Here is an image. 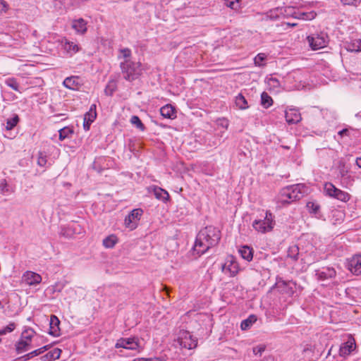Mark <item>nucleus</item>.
I'll return each mask as SVG.
<instances>
[{
  "label": "nucleus",
  "mask_w": 361,
  "mask_h": 361,
  "mask_svg": "<svg viewBox=\"0 0 361 361\" xmlns=\"http://www.w3.org/2000/svg\"><path fill=\"white\" fill-rule=\"evenodd\" d=\"M267 56L264 53L258 54L254 59V63L257 66H262L264 64L263 62L267 59Z\"/></svg>",
  "instance_id": "c03bdc74"
},
{
  "label": "nucleus",
  "mask_w": 361,
  "mask_h": 361,
  "mask_svg": "<svg viewBox=\"0 0 361 361\" xmlns=\"http://www.w3.org/2000/svg\"><path fill=\"white\" fill-rule=\"evenodd\" d=\"M161 115L169 119H174L176 117V111L175 107L171 104H166L160 109Z\"/></svg>",
  "instance_id": "5701e85b"
},
{
  "label": "nucleus",
  "mask_w": 361,
  "mask_h": 361,
  "mask_svg": "<svg viewBox=\"0 0 361 361\" xmlns=\"http://www.w3.org/2000/svg\"><path fill=\"white\" fill-rule=\"evenodd\" d=\"M15 348L17 354H22L30 350L31 345L26 341L19 339L15 344Z\"/></svg>",
  "instance_id": "c85d7f7f"
},
{
  "label": "nucleus",
  "mask_w": 361,
  "mask_h": 361,
  "mask_svg": "<svg viewBox=\"0 0 361 361\" xmlns=\"http://www.w3.org/2000/svg\"><path fill=\"white\" fill-rule=\"evenodd\" d=\"M261 104L266 109L270 107L273 104L272 98L266 92H263L261 94Z\"/></svg>",
  "instance_id": "4c0bfd02"
},
{
  "label": "nucleus",
  "mask_w": 361,
  "mask_h": 361,
  "mask_svg": "<svg viewBox=\"0 0 361 361\" xmlns=\"http://www.w3.org/2000/svg\"><path fill=\"white\" fill-rule=\"evenodd\" d=\"M356 117L357 118H361V111L357 113L356 115H355Z\"/></svg>",
  "instance_id": "774afa93"
},
{
  "label": "nucleus",
  "mask_w": 361,
  "mask_h": 361,
  "mask_svg": "<svg viewBox=\"0 0 361 361\" xmlns=\"http://www.w3.org/2000/svg\"><path fill=\"white\" fill-rule=\"evenodd\" d=\"M63 85L71 90H74L78 82H76V78L75 77H68L66 78L63 82Z\"/></svg>",
  "instance_id": "79ce46f5"
},
{
  "label": "nucleus",
  "mask_w": 361,
  "mask_h": 361,
  "mask_svg": "<svg viewBox=\"0 0 361 361\" xmlns=\"http://www.w3.org/2000/svg\"><path fill=\"white\" fill-rule=\"evenodd\" d=\"M235 106L239 109H241V110L247 109L249 107L246 99L241 93H239L237 96H235Z\"/></svg>",
  "instance_id": "7c9ffc66"
},
{
  "label": "nucleus",
  "mask_w": 361,
  "mask_h": 361,
  "mask_svg": "<svg viewBox=\"0 0 361 361\" xmlns=\"http://www.w3.org/2000/svg\"><path fill=\"white\" fill-rule=\"evenodd\" d=\"M315 13H299L298 16H295L296 18L301 19L303 20H311L314 19Z\"/></svg>",
  "instance_id": "a18cd8bd"
},
{
  "label": "nucleus",
  "mask_w": 361,
  "mask_h": 361,
  "mask_svg": "<svg viewBox=\"0 0 361 361\" xmlns=\"http://www.w3.org/2000/svg\"><path fill=\"white\" fill-rule=\"evenodd\" d=\"M0 192L2 195H9L12 192L11 186L7 183L6 179H2L0 182Z\"/></svg>",
  "instance_id": "a19ab883"
},
{
  "label": "nucleus",
  "mask_w": 361,
  "mask_h": 361,
  "mask_svg": "<svg viewBox=\"0 0 361 361\" xmlns=\"http://www.w3.org/2000/svg\"><path fill=\"white\" fill-rule=\"evenodd\" d=\"M125 341H126V338H119L116 341V343L115 345V348H126Z\"/></svg>",
  "instance_id": "6e6d98bb"
},
{
  "label": "nucleus",
  "mask_w": 361,
  "mask_h": 361,
  "mask_svg": "<svg viewBox=\"0 0 361 361\" xmlns=\"http://www.w3.org/2000/svg\"><path fill=\"white\" fill-rule=\"evenodd\" d=\"M274 216L269 211H266L264 216H262V218L255 219L252 222L254 229L261 233L270 232L274 228Z\"/></svg>",
  "instance_id": "20e7f679"
},
{
  "label": "nucleus",
  "mask_w": 361,
  "mask_h": 361,
  "mask_svg": "<svg viewBox=\"0 0 361 361\" xmlns=\"http://www.w3.org/2000/svg\"><path fill=\"white\" fill-rule=\"evenodd\" d=\"M60 54L65 57H71L80 50V47L74 42L70 41L66 37H62L58 40Z\"/></svg>",
  "instance_id": "423d86ee"
},
{
  "label": "nucleus",
  "mask_w": 361,
  "mask_h": 361,
  "mask_svg": "<svg viewBox=\"0 0 361 361\" xmlns=\"http://www.w3.org/2000/svg\"><path fill=\"white\" fill-rule=\"evenodd\" d=\"M238 252L242 258L247 262H250L253 258V250L247 245L242 246L238 250Z\"/></svg>",
  "instance_id": "bb28decb"
},
{
  "label": "nucleus",
  "mask_w": 361,
  "mask_h": 361,
  "mask_svg": "<svg viewBox=\"0 0 361 361\" xmlns=\"http://www.w3.org/2000/svg\"><path fill=\"white\" fill-rule=\"evenodd\" d=\"M8 332L6 331V329L4 327L3 329H0V335H5Z\"/></svg>",
  "instance_id": "69168bd1"
},
{
  "label": "nucleus",
  "mask_w": 361,
  "mask_h": 361,
  "mask_svg": "<svg viewBox=\"0 0 361 361\" xmlns=\"http://www.w3.org/2000/svg\"><path fill=\"white\" fill-rule=\"evenodd\" d=\"M117 90V82L114 79H111L108 81L105 89L104 93L106 96L111 97Z\"/></svg>",
  "instance_id": "473e14b6"
},
{
  "label": "nucleus",
  "mask_w": 361,
  "mask_h": 361,
  "mask_svg": "<svg viewBox=\"0 0 361 361\" xmlns=\"http://www.w3.org/2000/svg\"><path fill=\"white\" fill-rule=\"evenodd\" d=\"M86 25L87 24H72V27L77 33L83 35L87 31Z\"/></svg>",
  "instance_id": "49530a36"
},
{
  "label": "nucleus",
  "mask_w": 361,
  "mask_h": 361,
  "mask_svg": "<svg viewBox=\"0 0 361 361\" xmlns=\"http://www.w3.org/2000/svg\"><path fill=\"white\" fill-rule=\"evenodd\" d=\"M47 163V159L46 154L42 152H39L37 157V164L39 166H45Z\"/></svg>",
  "instance_id": "de8ad7c7"
},
{
  "label": "nucleus",
  "mask_w": 361,
  "mask_h": 361,
  "mask_svg": "<svg viewBox=\"0 0 361 361\" xmlns=\"http://www.w3.org/2000/svg\"><path fill=\"white\" fill-rule=\"evenodd\" d=\"M336 271L333 267H322L315 270V276L319 281L333 279L336 276Z\"/></svg>",
  "instance_id": "2eb2a0df"
},
{
  "label": "nucleus",
  "mask_w": 361,
  "mask_h": 361,
  "mask_svg": "<svg viewBox=\"0 0 361 361\" xmlns=\"http://www.w3.org/2000/svg\"><path fill=\"white\" fill-rule=\"evenodd\" d=\"M126 349L137 350L140 348L139 339L136 337L126 338Z\"/></svg>",
  "instance_id": "2f4dec72"
},
{
  "label": "nucleus",
  "mask_w": 361,
  "mask_h": 361,
  "mask_svg": "<svg viewBox=\"0 0 361 361\" xmlns=\"http://www.w3.org/2000/svg\"><path fill=\"white\" fill-rule=\"evenodd\" d=\"M178 341L181 348L186 349H193L197 345V339L192 338V336L188 331H184L178 337Z\"/></svg>",
  "instance_id": "f8f14e48"
},
{
  "label": "nucleus",
  "mask_w": 361,
  "mask_h": 361,
  "mask_svg": "<svg viewBox=\"0 0 361 361\" xmlns=\"http://www.w3.org/2000/svg\"><path fill=\"white\" fill-rule=\"evenodd\" d=\"M238 271L239 268L238 263L233 260L227 261L222 265V271L225 274H228L230 277L235 276L238 273Z\"/></svg>",
  "instance_id": "412c9836"
},
{
  "label": "nucleus",
  "mask_w": 361,
  "mask_h": 361,
  "mask_svg": "<svg viewBox=\"0 0 361 361\" xmlns=\"http://www.w3.org/2000/svg\"><path fill=\"white\" fill-rule=\"evenodd\" d=\"M4 84L12 90L22 93L23 87L20 86L18 80L13 77L7 78L4 80Z\"/></svg>",
  "instance_id": "cd10ccee"
},
{
  "label": "nucleus",
  "mask_w": 361,
  "mask_h": 361,
  "mask_svg": "<svg viewBox=\"0 0 361 361\" xmlns=\"http://www.w3.org/2000/svg\"><path fill=\"white\" fill-rule=\"evenodd\" d=\"M348 270L355 275L361 274V256L355 255L348 262Z\"/></svg>",
  "instance_id": "a211bd4d"
},
{
  "label": "nucleus",
  "mask_w": 361,
  "mask_h": 361,
  "mask_svg": "<svg viewBox=\"0 0 361 361\" xmlns=\"http://www.w3.org/2000/svg\"><path fill=\"white\" fill-rule=\"evenodd\" d=\"M6 329V331L8 333L12 332L16 329V324L13 322L10 323L6 326L4 327Z\"/></svg>",
  "instance_id": "13d9d810"
},
{
  "label": "nucleus",
  "mask_w": 361,
  "mask_h": 361,
  "mask_svg": "<svg viewBox=\"0 0 361 361\" xmlns=\"http://www.w3.org/2000/svg\"><path fill=\"white\" fill-rule=\"evenodd\" d=\"M74 131L73 128L69 126H66L59 130V139L61 141H63L67 138L71 137Z\"/></svg>",
  "instance_id": "c756f323"
},
{
  "label": "nucleus",
  "mask_w": 361,
  "mask_h": 361,
  "mask_svg": "<svg viewBox=\"0 0 361 361\" xmlns=\"http://www.w3.org/2000/svg\"><path fill=\"white\" fill-rule=\"evenodd\" d=\"M19 122L20 118L18 114H13L12 118H8L3 128L4 136L8 139L15 138L17 133L13 132V130Z\"/></svg>",
  "instance_id": "9d476101"
},
{
  "label": "nucleus",
  "mask_w": 361,
  "mask_h": 361,
  "mask_svg": "<svg viewBox=\"0 0 361 361\" xmlns=\"http://www.w3.org/2000/svg\"><path fill=\"white\" fill-rule=\"evenodd\" d=\"M256 322L257 317L255 314H251L247 319L242 321L240 327L243 330H247Z\"/></svg>",
  "instance_id": "e433bc0d"
},
{
  "label": "nucleus",
  "mask_w": 361,
  "mask_h": 361,
  "mask_svg": "<svg viewBox=\"0 0 361 361\" xmlns=\"http://www.w3.org/2000/svg\"><path fill=\"white\" fill-rule=\"evenodd\" d=\"M224 4L233 10L236 11L240 8V0H224Z\"/></svg>",
  "instance_id": "37998d69"
},
{
  "label": "nucleus",
  "mask_w": 361,
  "mask_h": 361,
  "mask_svg": "<svg viewBox=\"0 0 361 361\" xmlns=\"http://www.w3.org/2000/svg\"><path fill=\"white\" fill-rule=\"evenodd\" d=\"M324 192L326 196L336 199L343 202H347L350 198V195L349 193L337 188L330 182L324 183Z\"/></svg>",
  "instance_id": "39448f33"
},
{
  "label": "nucleus",
  "mask_w": 361,
  "mask_h": 361,
  "mask_svg": "<svg viewBox=\"0 0 361 361\" xmlns=\"http://www.w3.org/2000/svg\"><path fill=\"white\" fill-rule=\"evenodd\" d=\"M61 350L56 348L40 357L41 361H52L60 357Z\"/></svg>",
  "instance_id": "393cba45"
},
{
  "label": "nucleus",
  "mask_w": 361,
  "mask_h": 361,
  "mask_svg": "<svg viewBox=\"0 0 361 361\" xmlns=\"http://www.w3.org/2000/svg\"><path fill=\"white\" fill-rule=\"evenodd\" d=\"M265 349L266 346L264 345H258L252 348V351L255 355H261Z\"/></svg>",
  "instance_id": "8fccbe9b"
},
{
  "label": "nucleus",
  "mask_w": 361,
  "mask_h": 361,
  "mask_svg": "<svg viewBox=\"0 0 361 361\" xmlns=\"http://www.w3.org/2000/svg\"><path fill=\"white\" fill-rule=\"evenodd\" d=\"M306 207L310 214L314 215L318 219L321 218L320 205L317 202L313 201L308 202Z\"/></svg>",
  "instance_id": "a878e982"
},
{
  "label": "nucleus",
  "mask_w": 361,
  "mask_h": 361,
  "mask_svg": "<svg viewBox=\"0 0 361 361\" xmlns=\"http://www.w3.org/2000/svg\"><path fill=\"white\" fill-rule=\"evenodd\" d=\"M35 335V331L32 328H27L25 329L20 336V340H23V341H26L29 345H31L32 338Z\"/></svg>",
  "instance_id": "72a5a7b5"
},
{
  "label": "nucleus",
  "mask_w": 361,
  "mask_h": 361,
  "mask_svg": "<svg viewBox=\"0 0 361 361\" xmlns=\"http://www.w3.org/2000/svg\"><path fill=\"white\" fill-rule=\"evenodd\" d=\"M8 5L4 0H0V13L6 12Z\"/></svg>",
  "instance_id": "4d7b16f0"
},
{
  "label": "nucleus",
  "mask_w": 361,
  "mask_h": 361,
  "mask_svg": "<svg viewBox=\"0 0 361 361\" xmlns=\"http://www.w3.org/2000/svg\"><path fill=\"white\" fill-rule=\"evenodd\" d=\"M355 164L356 165L360 168L361 169V157H357L355 160Z\"/></svg>",
  "instance_id": "0e129e2a"
},
{
  "label": "nucleus",
  "mask_w": 361,
  "mask_h": 361,
  "mask_svg": "<svg viewBox=\"0 0 361 361\" xmlns=\"http://www.w3.org/2000/svg\"><path fill=\"white\" fill-rule=\"evenodd\" d=\"M304 186L302 184H295L283 188L279 195V202L283 204H289L300 200L303 196Z\"/></svg>",
  "instance_id": "f03ea898"
},
{
  "label": "nucleus",
  "mask_w": 361,
  "mask_h": 361,
  "mask_svg": "<svg viewBox=\"0 0 361 361\" xmlns=\"http://www.w3.org/2000/svg\"><path fill=\"white\" fill-rule=\"evenodd\" d=\"M361 0H341V2L345 5H351L357 6Z\"/></svg>",
  "instance_id": "5fc2aeb1"
},
{
  "label": "nucleus",
  "mask_w": 361,
  "mask_h": 361,
  "mask_svg": "<svg viewBox=\"0 0 361 361\" xmlns=\"http://www.w3.org/2000/svg\"><path fill=\"white\" fill-rule=\"evenodd\" d=\"M354 129L351 127H348L345 128H343L338 132V135L341 137H343L344 136L350 137L351 135V132L353 131Z\"/></svg>",
  "instance_id": "09e8293b"
},
{
  "label": "nucleus",
  "mask_w": 361,
  "mask_h": 361,
  "mask_svg": "<svg viewBox=\"0 0 361 361\" xmlns=\"http://www.w3.org/2000/svg\"><path fill=\"white\" fill-rule=\"evenodd\" d=\"M143 211L142 209H134L125 218V225L126 227L131 229L135 228L136 222L140 220V216L142 215Z\"/></svg>",
  "instance_id": "ddd939ff"
},
{
  "label": "nucleus",
  "mask_w": 361,
  "mask_h": 361,
  "mask_svg": "<svg viewBox=\"0 0 361 361\" xmlns=\"http://www.w3.org/2000/svg\"><path fill=\"white\" fill-rule=\"evenodd\" d=\"M120 67L123 78L128 81H133L138 78L141 73L140 63L130 59H126L121 62Z\"/></svg>",
  "instance_id": "7ed1b4c3"
},
{
  "label": "nucleus",
  "mask_w": 361,
  "mask_h": 361,
  "mask_svg": "<svg viewBox=\"0 0 361 361\" xmlns=\"http://www.w3.org/2000/svg\"><path fill=\"white\" fill-rule=\"evenodd\" d=\"M260 361H274V357L272 355L264 356Z\"/></svg>",
  "instance_id": "680f3d73"
},
{
  "label": "nucleus",
  "mask_w": 361,
  "mask_h": 361,
  "mask_svg": "<svg viewBox=\"0 0 361 361\" xmlns=\"http://www.w3.org/2000/svg\"><path fill=\"white\" fill-rule=\"evenodd\" d=\"M345 48L348 51L351 52L361 51V39H350L349 42H346Z\"/></svg>",
  "instance_id": "b1692460"
},
{
  "label": "nucleus",
  "mask_w": 361,
  "mask_h": 361,
  "mask_svg": "<svg viewBox=\"0 0 361 361\" xmlns=\"http://www.w3.org/2000/svg\"><path fill=\"white\" fill-rule=\"evenodd\" d=\"M59 326L60 320L59 318L56 315L51 314L49 319V329L48 333L54 337L59 336L61 335Z\"/></svg>",
  "instance_id": "aec40b11"
},
{
  "label": "nucleus",
  "mask_w": 361,
  "mask_h": 361,
  "mask_svg": "<svg viewBox=\"0 0 361 361\" xmlns=\"http://www.w3.org/2000/svg\"><path fill=\"white\" fill-rule=\"evenodd\" d=\"M279 10L277 8L276 10L270 11L269 13L267 15V18H269L271 20H277L279 18L278 12Z\"/></svg>",
  "instance_id": "603ef678"
},
{
  "label": "nucleus",
  "mask_w": 361,
  "mask_h": 361,
  "mask_svg": "<svg viewBox=\"0 0 361 361\" xmlns=\"http://www.w3.org/2000/svg\"><path fill=\"white\" fill-rule=\"evenodd\" d=\"M337 170V178L340 180L341 185L344 188L352 186L355 182V177L350 173L343 161L338 162Z\"/></svg>",
  "instance_id": "0eeeda50"
},
{
  "label": "nucleus",
  "mask_w": 361,
  "mask_h": 361,
  "mask_svg": "<svg viewBox=\"0 0 361 361\" xmlns=\"http://www.w3.org/2000/svg\"><path fill=\"white\" fill-rule=\"evenodd\" d=\"M150 361H166L164 357H149Z\"/></svg>",
  "instance_id": "052dcab7"
},
{
  "label": "nucleus",
  "mask_w": 361,
  "mask_h": 361,
  "mask_svg": "<svg viewBox=\"0 0 361 361\" xmlns=\"http://www.w3.org/2000/svg\"><path fill=\"white\" fill-rule=\"evenodd\" d=\"M322 115L324 118H326L329 115L331 116L333 118H335V114L334 112L330 111L329 110H324L322 111Z\"/></svg>",
  "instance_id": "bf43d9fd"
},
{
  "label": "nucleus",
  "mask_w": 361,
  "mask_h": 361,
  "mask_svg": "<svg viewBox=\"0 0 361 361\" xmlns=\"http://www.w3.org/2000/svg\"><path fill=\"white\" fill-rule=\"evenodd\" d=\"M122 54L123 58L126 59H130V57L131 56V50L128 48H123L120 50Z\"/></svg>",
  "instance_id": "864d4df0"
},
{
  "label": "nucleus",
  "mask_w": 361,
  "mask_h": 361,
  "mask_svg": "<svg viewBox=\"0 0 361 361\" xmlns=\"http://www.w3.org/2000/svg\"><path fill=\"white\" fill-rule=\"evenodd\" d=\"M132 361H150L149 360V358H145V357H138V358H135Z\"/></svg>",
  "instance_id": "e2e57ef3"
},
{
  "label": "nucleus",
  "mask_w": 361,
  "mask_h": 361,
  "mask_svg": "<svg viewBox=\"0 0 361 361\" xmlns=\"http://www.w3.org/2000/svg\"><path fill=\"white\" fill-rule=\"evenodd\" d=\"M357 348L356 342L351 334L348 335V339L339 348V355L345 357L350 355Z\"/></svg>",
  "instance_id": "9b49d317"
},
{
  "label": "nucleus",
  "mask_w": 361,
  "mask_h": 361,
  "mask_svg": "<svg viewBox=\"0 0 361 361\" xmlns=\"http://www.w3.org/2000/svg\"><path fill=\"white\" fill-rule=\"evenodd\" d=\"M96 106L92 105L89 111L84 114L83 118V128L85 131H87L90 128L91 124L94 122L97 117V113L95 111Z\"/></svg>",
  "instance_id": "f3484780"
},
{
  "label": "nucleus",
  "mask_w": 361,
  "mask_h": 361,
  "mask_svg": "<svg viewBox=\"0 0 361 361\" xmlns=\"http://www.w3.org/2000/svg\"><path fill=\"white\" fill-rule=\"evenodd\" d=\"M130 121L131 124L135 126L137 129H139L141 131H145V126L137 116H132Z\"/></svg>",
  "instance_id": "ea45409f"
},
{
  "label": "nucleus",
  "mask_w": 361,
  "mask_h": 361,
  "mask_svg": "<svg viewBox=\"0 0 361 361\" xmlns=\"http://www.w3.org/2000/svg\"><path fill=\"white\" fill-rule=\"evenodd\" d=\"M299 254V247L297 245H293L288 247L287 251V257L288 258L295 262L298 259Z\"/></svg>",
  "instance_id": "f704fd0d"
},
{
  "label": "nucleus",
  "mask_w": 361,
  "mask_h": 361,
  "mask_svg": "<svg viewBox=\"0 0 361 361\" xmlns=\"http://www.w3.org/2000/svg\"><path fill=\"white\" fill-rule=\"evenodd\" d=\"M23 281L29 286H35L41 283L42 276L35 272L27 271L23 275Z\"/></svg>",
  "instance_id": "6ab92c4d"
},
{
  "label": "nucleus",
  "mask_w": 361,
  "mask_h": 361,
  "mask_svg": "<svg viewBox=\"0 0 361 361\" xmlns=\"http://www.w3.org/2000/svg\"><path fill=\"white\" fill-rule=\"evenodd\" d=\"M285 118L288 124H296L302 120L299 109L293 106L286 108L285 110Z\"/></svg>",
  "instance_id": "4468645a"
},
{
  "label": "nucleus",
  "mask_w": 361,
  "mask_h": 361,
  "mask_svg": "<svg viewBox=\"0 0 361 361\" xmlns=\"http://www.w3.org/2000/svg\"><path fill=\"white\" fill-rule=\"evenodd\" d=\"M221 239L220 230L213 226L201 229L197 235L193 250L198 256L204 254L209 248L217 245Z\"/></svg>",
  "instance_id": "f257e3e1"
},
{
  "label": "nucleus",
  "mask_w": 361,
  "mask_h": 361,
  "mask_svg": "<svg viewBox=\"0 0 361 361\" xmlns=\"http://www.w3.org/2000/svg\"><path fill=\"white\" fill-rule=\"evenodd\" d=\"M50 347H51L50 345H44L38 349L32 350L24 355H22V356L16 358V361H27V360L33 358L35 356H38V355L44 353L45 351L48 350L50 348Z\"/></svg>",
  "instance_id": "4be33fe9"
},
{
  "label": "nucleus",
  "mask_w": 361,
  "mask_h": 361,
  "mask_svg": "<svg viewBox=\"0 0 361 361\" xmlns=\"http://www.w3.org/2000/svg\"><path fill=\"white\" fill-rule=\"evenodd\" d=\"M315 347L312 344H306L302 350L304 356L308 359H312Z\"/></svg>",
  "instance_id": "58836bf2"
},
{
  "label": "nucleus",
  "mask_w": 361,
  "mask_h": 361,
  "mask_svg": "<svg viewBox=\"0 0 361 361\" xmlns=\"http://www.w3.org/2000/svg\"><path fill=\"white\" fill-rule=\"evenodd\" d=\"M148 190L149 192L153 193L158 200H160L164 203H166L169 200L170 196L169 192L160 187L152 185L148 188Z\"/></svg>",
  "instance_id": "dca6fc26"
},
{
  "label": "nucleus",
  "mask_w": 361,
  "mask_h": 361,
  "mask_svg": "<svg viewBox=\"0 0 361 361\" xmlns=\"http://www.w3.org/2000/svg\"><path fill=\"white\" fill-rule=\"evenodd\" d=\"M118 243V238L115 235H110L103 240V245L106 248H113Z\"/></svg>",
  "instance_id": "c9c22d12"
},
{
  "label": "nucleus",
  "mask_w": 361,
  "mask_h": 361,
  "mask_svg": "<svg viewBox=\"0 0 361 361\" xmlns=\"http://www.w3.org/2000/svg\"><path fill=\"white\" fill-rule=\"evenodd\" d=\"M217 125L222 127L224 129H227L229 126V121L225 118H219L217 121Z\"/></svg>",
  "instance_id": "3c124183"
},
{
  "label": "nucleus",
  "mask_w": 361,
  "mask_h": 361,
  "mask_svg": "<svg viewBox=\"0 0 361 361\" xmlns=\"http://www.w3.org/2000/svg\"><path fill=\"white\" fill-rule=\"evenodd\" d=\"M310 47L313 50L324 48L328 43V35L324 32L312 34L307 37Z\"/></svg>",
  "instance_id": "6e6552de"
},
{
  "label": "nucleus",
  "mask_w": 361,
  "mask_h": 361,
  "mask_svg": "<svg viewBox=\"0 0 361 361\" xmlns=\"http://www.w3.org/2000/svg\"><path fill=\"white\" fill-rule=\"evenodd\" d=\"M73 23H85V20L82 18H79V19L75 20Z\"/></svg>",
  "instance_id": "338daca9"
},
{
  "label": "nucleus",
  "mask_w": 361,
  "mask_h": 361,
  "mask_svg": "<svg viewBox=\"0 0 361 361\" xmlns=\"http://www.w3.org/2000/svg\"><path fill=\"white\" fill-rule=\"evenodd\" d=\"M276 286L281 293L286 294L288 296H293L296 291L297 283L292 280L286 281L281 278H277Z\"/></svg>",
  "instance_id": "1a4fd4ad"
}]
</instances>
